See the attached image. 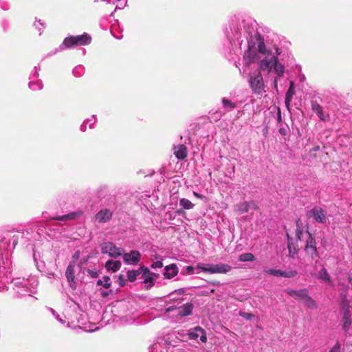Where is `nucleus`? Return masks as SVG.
Masks as SVG:
<instances>
[{"label": "nucleus", "instance_id": "nucleus-1", "mask_svg": "<svg viewBox=\"0 0 352 352\" xmlns=\"http://www.w3.org/2000/svg\"><path fill=\"white\" fill-rule=\"evenodd\" d=\"M14 289L19 296L25 295L31 296L36 292L38 280L35 277H30L28 279L16 278L14 280Z\"/></svg>", "mask_w": 352, "mask_h": 352}, {"label": "nucleus", "instance_id": "nucleus-2", "mask_svg": "<svg viewBox=\"0 0 352 352\" xmlns=\"http://www.w3.org/2000/svg\"><path fill=\"white\" fill-rule=\"evenodd\" d=\"M198 268L201 269V272L208 274H226L231 270V266L223 263L214 265L199 263Z\"/></svg>", "mask_w": 352, "mask_h": 352}, {"label": "nucleus", "instance_id": "nucleus-3", "mask_svg": "<svg viewBox=\"0 0 352 352\" xmlns=\"http://www.w3.org/2000/svg\"><path fill=\"white\" fill-rule=\"evenodd\" d=\"M91 37L87 33L81 35L71 36L64 39L63 45L67 48L77 45H86L90 44Z\"/></svg>", "mask_w": 352, "mask_h": 352}, {"label": "nucleus", "instance_id": "nucleus-4", "mask_svg": "<svg viewBox=\"0 0 352 352\" xmlns=\"http://www.w3.org/2000/svg\"><path fill=\"white\" fill-rule=\"evenodd\" d=\"M308 238L306 241V245L304 249L305 253V258L309 260H314L318 256L317 248H316V243L315 239L311 236V235L307 232Z\"/></svg>", "mask_w": 352, "mask_h": 352}, {"label": "nucleus", "instance_id": "nucleus-5", "mask_svg": "<svg viewBox=\"0 0 352 352\" xmlns=\"http://www.w3.org/2000/svg\"><path fill=\"white\" fill-rule=\"evenodd\" d=\"M101 252L111 257L117 258L122 254L124 250L111 242H104L101 245Z\"/></svg>", "mask_w": 352, "mask_h": 352}, {"label": "nucleus", "instance_id": "nucleus-6", "mask_svg": "<svg viewBox=\"0 0 352 352\" xmlns=\"http://www.w3.org/2000/svg\"><path fill=\"white\" fill-rule=\"evenodd\" d=\"M309 217H313L315 221L320 223H325L327 221V213L320 208L315 207L307 214Z\"/></svg>", "mask_w": 352, "mask_h": 352}, {"label": "nucleus", "instance_id": "nucleus-7", "mask_svg": "<svg viewBox=\"0 0 352 352\" xmlns=\"http://www.w3.org/2000/svg\"><path fill=\"white\" fill-rule=\"evenodd\" d=\"M260 58L257 52L252 48L250 45L248 49L245 51L243 54V60L246 66H249L252 63L258 60Z\"/></svg>", "mask_w": 352, "mask_h": 352}, {"label": "nucleus", "instance_id": "nucleus-8", "mask_svg": "<svg viewBox=\"0 0 352 352\" xmlns=\"http://www.w3.org/2000/svg\"><path fill=\"white\" fill-rule=\"evenodd\" d=\"M188 336L191 340H196L199 337L202 342L207 341L206 333L204 329L200 327H196L194 329H190Z\"/></svg>", "mask_w": 352, "mask_h": 352}, {"label": "nucleus", "instance_id": "nucleus-9", "mask_svg": "<svg viewBox=\"0 0 352 352\" xmlns=\"http://www.w3.org/2000/svg\"><path fill=\"white\" fill-rule=\"evenodd\" d=\"M142 277L144 278V282L146 284V288H150L154 284V281L157 278V276L154 273L150 272L148 268L141 267Z\"/></svg>", "mask_w": 352, "mask_h": 352}, {"label": "nucleus", "instance_id": "nucleus-10", "mask_svg": "<svg viewBox=\"0 0 352 352\" xmlns=\"http://www.w3.org/2000/svg\"><path fill=\"white\" fill-rule=\"evenodd\" d=\"M123 260L124 263L129 265H136L141 257V254L138 251L132 250L129 253L123 254Z\"/></svg>", "mask_w": 352, "mask_h": 352}, {"label": "nucleus", "instance_id": "nucleus-11", "mask_svg": "<svg viewBox=\"0 0 352 352\" xmlns=\"http://www.w3.org/2000/svg\"><path fill=\"white\" fill-rule=\"evenodd\" d=\"M236 210L241 214H243L249 212L251 210H257L258 206L255 201H244L237 204L236 206Z\"/></svg>", "mask_w": 352, "mask_h": 352}, {"label": "nucleus", "instance_id": "nucleus-12", "mask_svg": "<svg viewBox=\"0 0 352 352\" xmlns=\"http://www.w3.org/2000/svg\"><path fill=\"white\" fill-rule=\"evenodd\" d=\"M75 266H76L75 262L74 261L71 262L69 264V265L66 270V272H65L66 278L70 284V287L73 289L76 288V282H75V276H74Z\"/></svg>", "mask_w": 352, "mask_h": 352}, {"label": "nucleus", "instance_id": "nucleus-13", "mask_svg": "<svg viewBox=\"0 0 352 352\" xmlns=\"http://www.w3.org/2000/svg\"><path fill=\"white\" fill-rule=\"evenodd\" d=\"M287 293L292 298L298 300H304V299L309 294V292L307 289H302L300 290L287 289Z\"/></svg>", "mask_w": 352, "mask_h": 352}, {"label": "nucleus", "instance_id": "nucleus-14", "mask_svg": "<svg viewBox=\"0 0 352 352\" xmlns=\"http://www.w3.org/2000/svg\"><path fill=\"white\" fill-rule=\"evenodd\" d=\"M112 216L111 212L108 209L100 210L95 216V219L99 223H106L109 221Z\"/></svg>", "mask_w": 352, "mask_h": 352}, {"label": "nucleus", "instance_id": "nucleus-15", "mask_svg": "<svg viewBox=\"0 0 352 352\" xmlns=\"http://www.w3.org/2000/svg\"><path fill=\"white\" fill-rule=\"evenodd\" d=\"M82 212L81 211H76V212H72L69 214L61 215V216H56L52 218L54 220L57 221H70L73 219H76L78 217H80L82 215Z\"/></svg>", "mask_w": 352, "mask_h": 352}, {"label": "nucleus", "instance_id": "nucleus-16", "mask_svg": "<svg viewBox=\"0 0 352 352\" xmlns=\"http://www.w3.org/2000/svg\"><path fill=\"white\" fill-rule=\"evenodd\" d=\"M250 82L252 88H262L263 87V82L261 73L258 72L254 76H251Z\"/></svg>", "mask_w": 352, "mask_h": 352}, {"label": "nucleus", "instance_id": "nucleus-17", "mask_svg": "<svg viewBox=\"0 0 352 352\" xmlns=\"http://www.w3.org/2000/svg\"><path fill=\"white\" fill-rule=\"evenodd\" d=\"M174 154L179 160H184L187 156V148L183 144H179L174 147Z\"/></svg>", "mask_w": 352, "mask_h": 352}, {"label": "nucleus", "instance_id": "nucleus-18", "mask_svg": "<svg viewBox=\"0 0 352 352\" xmlns=\"http://www.w3.org/2000/svg\"><path fill=\"white\" fill-rule=\"evenodd\" d=\"M164 270V276L166 278H172L178 274L177 267L175 264L166 266Z\"/></svg>", "mask_w": 352, "mask_h": 352}, {"label": "nucleus", "instance_id": "nucleus-19", "mask_svg": "<svg viewBox=\"0 0 352 352\" xmlns=\"http://www.w3.org/2000/svg\"><path fill=\"white\" fill-rule=\"evenodd\" d=\"M273 67V58L265 57L259 63V68L263 71H268L270 72Z\"/></svg>", "mask_w": 352, "mask_h": 352}, {"label": "nucleus", "instance_id": "nucleus-20", "mask_svg": "<svg viewBox=\"0 0 352 352\" xmlns=\"http://www.w3.org/2000/svg\"><path fill=\"white\" fill-rule=\"evenodd\" d=\"M273 66H274V72L277 74L278 77H280L284 74V67L282 64L278 63L277 56L273 55Z\"/></svg>", "mask_w": 352, "mask_h": 352}, {"label": "nucleus", "instance_id": "nucleus-21", "mask_svg": "<svg viewBox=\"0 0 352 352\" xmlns=\"http://www.w3.org/2000/svg\"><path fill=\"white\" fill-rule=\"evenodd\" d=\"M192 306L190 304H186L175 309L176 313L181 316H188L192 313Z\"/></svg>", "mask_w": 352, "mask_h": 352}, {"label": "nucleus", "instance_id": "nucleus-22", "mask_svg": "<svg viewBox=\"0 0 352 352\" xmlns=\"http://www.w3.org/2000/svg\"><path fill=\"white\" fill-rule=\"evenodd\" d=\"M121 263L119 261H113L109 260L107 261L105 264V267L108 271H111L113 272H116L120 269Z\"/></svg>", "mask_w": 352, "mask_h": 352}, {"label": "nucleus", "instance_id": "nucleus-23", "mask_svg": "<svg viewBox=\"0 0 352 352\" xmlns=\"http://www.w3.org/2000/svg\"><path fill=\"white\" fill-rule=\"evenodd\" d=\"M10 265V261L6 258H3V254L0 251V275L5 274V270L9 268Z\"/></svg>", "mask_w": 352, "mask_h": 352}, {"label": "nucleus", "instance_id": "nucleus-24", "mask_svg": "<svg viewBox=\"0 0 352 352\" xmlns=\"http://www.w3.org/2000/svg\"><path fill=\"white\" fill-rule=\"evenodd\" d=\"M316 276L326 283H331L330 277L327 271L324 268H322L316 274Z\"/></svg>", "mask_w": 352, "mask_h": 352}, {"label": "nucleus", "instance_id": "nucleus-25", "mask_svg": "<svg viewBox=\"0 0 352 352\" xmlns=\"http://www.w3.org/2000/svg\"><path fill=\"white\" fill-rule=\"evenodd\" d=\"M342 321H343L342 328L345 331H346L349 329V327L351 324V319H350V314H349L348 313H346L345 311L344 315H343Z\"/></svg>", "mask_w": 352, "mask_h": 352}, {"label": "nucleus", "instance_id": "nucleus-26", "mask_svg": "<svg viewBox=\"0 0 352 352\" xmlns=\"http://www.w3.org/2000/svg\"><path fill=\"white\" fill-rule=\"evenodd\" d=\"M142 274L141 267L138 270H131L127 272V278L130 282H133L136 280L138 276Z\"/></svg>", "mask_w": 352, "mask_h": 352}, {"label": "nucleus", "instance_id": "nucleus-27", "mask_svg": "<svg viewBox=\"0 0 352 352\" xmlns=\"http://www.w3.org/2000/svg\"><path fill=\"white\" fill-rule=\"evenodd\" d=\"M98 285H101L104 288H109L111 285V279L109 276H104L102 279H99L97 281Z\"/></svg>", "mask_w": 352, "mask_h": 352}, {"label": "nucleus", "instance_id": "nucleus-28", "mask_svg": "<svg viewBox=\"0 0 352 352\" xmlns=\"http://www.w3.org/2000/svg\"><path fill=\"white\" fill-rule=\"evenodd\" d=\"M179 206H182L184 209L190 210L193 208L195 205L190 200L182 198L179 200Z\"/></svg>", "mask_w": 352, "mask_h": 352}, {"label": "nucleus", "instance_id": "nucleus-29", "mask_svg": "<svg viewBox=\"0 0 352 352\" xmlns=\"http://www.w3.org/2000/svg\"><path fill=\"white\" fill-rule=\"evenodd\" d=\"M302 302L309 309H315L317 307L316 302L309 296V294L304 300H302Z\"/></svg>", "mask_w": 352, "mask_h": 352}, {"label": "nucleus", "instance_id": "nucleus-30", "mask_svg": "<svg viewBox=\"0 0 352 352\" xmlns=\"http://www.w3.org/2000/svg\"><path fill=\"white\" fill-rule=\"evenodd\" d=\"M255 257L252 253H244L239 256V261L241 262L253 261Z\"/></svg>", "mask_w": 352, "mask_h": 352}, {"label": "nucleus", "instance_id": "nucleus-31", "mask_svg": "<svg viewBox=\"0 0 352 352\" xmlns=\"http://www.w3.org/2000/svg\"><path fill=\"white\" fill-rule=\"evenodd\" d=\"M96 122V118L95 117V116H93L91 117V118L90 119H88L87 120H86L85 122H84L81 126H80V130L82 131H85L87 130V126L86 124L87 123L89 124V127L91 128V126L95 124V122Z\"/></svg>", "mask_w": 352, "mask_h": 352}, {"label": "nucleus", "instance_id": "nucleus-32", "mask_svg": "<svg viewBox=\"0 0 352 352\" xmlns=\"http://www.w3.org/2000/svg\"><path fill=\"white\" fill-rule=\"evenodd\" d=\"M302 234H303V231H302V225L300 224V221L298 219V220L296 221V237L299 240H301L302 236Z\"/></svg>", "mask_w": 352, "mask_h": 352}, {"label": "nucleus", "instance_id": "nucleus-33", "mask_svg": "<svg viewBox=\"0 0 352 352\" xmlns=\"http://www.w3.org/2000/svg\"><path fill=\"white\" fill-rule=\"evenodd\" d=\"M295 94L294 89H288L285 96V104L288 107L289 103L292 101L293 96Z\"/></svg>", "mask_w": 352, "mask_h": 352}, {"label": "nucleus", "instance_id": "nucleus-34", "mask_svg": "<svg viewBox=\"0 0 352 352\" xmlns=\"http://www.w3.org/2000/svg\"><path fill=\"white\" fill-rule=\"evenodd\" d=\"M186 272L189 274H198L201 272V269L198 268V264L195 267L188 266L186 267Z\"/></svg>", "mask_w": 352, "mask_h": 352}, {"label": "nucleus", "instance_id": "nucleus-35", "mask_svg": "<svg viewBox=\"0 0 352 352\" xmlns=\"http://www.w3.org/2000/svg\"><path fill=\"white\" fill-rule=\"evenodd\" d=\"M341 308L343 311V315H344V312L346 311L349 314H350V307L349 302L347 300L343 299L341 302Z\"/></svg>", "mask_w": 352, "mask_h": 352}, {"label": "nucleus", "instance_id": "nucleus-36", "mask_svg": "<svg viewBox=\"0 0 352 352\" xmlns=\"http://www.w3.org/2000/svg\"><path fill=\"white\" fill-rule=\"evenodd\" d=\"M265 273L275 276H282L283 271L280 270L267 269L265 270Z\"/></svg>", "mask_w": 352, "mask_h": 352}, {"label": "nucleus", "instance_id": "nucleus-37", "mask_svg": "<svg viewBox=\"0 0 352 352\" xmlns=\"http://www.w3.org/2000/svg\"><path fill=\"white\" fill-rule=\"evenodd\" d=\"M258 51L263 54H268L267 51L265 49V45L264 43V41L263 40L261 41L258 44Z\"/></svg>", "mask_w": 352, "mask_h": 352}, {"label": "nucleus", "instance_id": "nucleus-38", "mask_svg": "<svg viewBox=\"0 0 352 352\" xmlns=\"http://www.w3.org/2000/svg\"><path fill=\"white\" fill-rule=\"evenodd\" d=\"M222 102H223V105L224 108H227L228 109H232L235 107L234 104H233L230 100H228L226 98H223Z\"/></svg>", "mask_w": 352, "mask_h": 352}, {"label": "nucleus", "instance_id": "nucleus-39", "mask_svg": "<svg viewBox=\"0 0 352 352\" xmlns=\"http://www.w3.org/2000/svg\"><path fill=\"white\" fill-rule=\"evenodd\" d=\"M297 275V272L296 271H289V272H283V274H282V276L283 277H287V278H293L294 276H296Z\"/></svg>", "mask_w": 352, "mask_h": 352}, {"label": "nucleus", "instance_id": "nucleus-40", "mask_svg": "<svg viewBox=\"0 0 352 352\" xmlns=\"http://www.w3.org/2000/svg\"><path fill=\"white\" fill-rule=\"evenodd\" d=\"M239 315L243 317V318L250 320L254 318V315L250 313L240 311Z\"/></svg>", "mask_w": 352, "mask_h": 352}, {"label": "nucleus", "instance_id": "nucleus-41", "mask_svg": "<svg viewBox=\"0 0 352 352\" xmlns=\"http://www.w3.org/2000/svg\"><path fill=\"white\" fill-rule=\"evenodd\" d=\"M163 267V263L161 261H157L153 263L151 265V267L153 269H158L162 268Z\"/></svg>", "mask_w": 352, "mask_h": 352}, {"label": "nucleus", "instance_id": "nucleus-42", "mask_svg": "<svg viewBox=\"0 0 352 352\" xmlns=\"http://www.w3.org/2000/svg\"><path fill=\"white\" fill-rule=\"evenodd\" d=\"M117 283L120 287H123L125 285L126 280L123 275H120L118 276Z\"/></svg>", "mask_w": 352, "mask_h": 352}, {"label": "nucleus", "instance_id": "nucleus-43", "mask_svg": "<svg viewBox=\"0 0 352 352\" xmlns=\"http://www.w3.org/2000/svg\"><path fill=\"white\" fill-rule=\"evenodd\" d=\"M51 311L53 314V315L56 317V319L59 322H60L62 324H66V321L62 318H60L59 315H56L55 311L52 309H51Z\"/></svg>", "mask_w": 352, "mask_h": 352}, {"label": "nucleus", "instance_id": "nucleus-44", "mask_svg": "<svg viewBox=\"0 0 352 352\" xmlns=\"http://www.w3.org/2000/svg\"><path fill=\"white\" fill-rule=\"evenodd\" d=\"M330 352H340V344L337 342L330 350Z\"/></svg>", "mask_w": 352, "mask_h": 352}, {"label": "nucleus", "instance_id": "nucleus-45", "mask_svg": "<svg viewBox=\"0 0 352 352\" xmlns=\"http://www.w3.org/2000/svg\"><path fill=\"white\" fill-rule=\"evenodd\" d=\"M311 107H312V110L314 112L317 111L318 110H319L321 108V107L318 104H317L316 102H313L312 103Z\"/></svg>", "mask_w": 352, "mask_h": 352}, {"label": "nucleus", "instance_id": "nucleus-46", "mask_svg": "<svg viewBox=\"0 0 352 352\" xmlns=\"http://www.w3.org/2000/svg\"><path fill=\"white\" fill-rule=\"evenodd\" d=\"M88 273L92 278H96L98 276V272L96 271L89 270Z\"/></svg>", "mask_w": 352, "mask_h": 352}, {"label": "nucleus", "instance_id": "nucleus-47", "mask_svg": "<svg viewBox=\"0 0 352 352\" xmlns=\"http://www.w3.org/2000/svg\"><path fill=\"white\" fill-rule=\"evenodd\" d=\"M320 119L322 121H325L327 120V116L324 115V113H323V111L322 110L321 113H320L318 116Z\"/></svg>", "mask_w": 352, "mask_h": 352}, {"label": "nucleus", "instance_id": "nucleus-48", "mask_svg": "<svg viewBox=\"0 0 352 352\" xmlns=\"http://www.w3.org/2000/svg\"><path fill=\"white\" fill-rule=\"evenodd\" d=\"M193 195H194V196H195L196 197H197L199 199H201V198L204 197L203 195H200V194H199V193H197L196 192H193Z\"/></svg>", "mask_w": 352, "mask_h": 352}, {"label": "nucleus", "instance_id": "nucleus-49", "mask_svg": "<svg viewBox=\"0 0 352 352\" xmlns=\"http://www.w3.org/2000/svg\"><path fill=\"white\" fill-rule=\"evenodd\" d=\"M289 256H292V257H294L295 254L296 253V251L294 250V252H292L290 249V247L289 246Z\"/></svg>", "mask_w": 352, "mask_h": 352}, {"label": "nucleus", "instance_id": "nucleus-50", "mask_svg": "<svg viewBox=\"0 0 352 352\" xmlns=\"http://www.w3.org/2000/svg\"><path fill=\"white\" fill-rule=\"evenodd\" d=\"M101 295H102L103 297H106V296H107L109 295V292H105V291H104V292H102L101 293Z\"/></svg>", "mask_w": 352, "mask_h": 352}, {"label": "nucleus", "instance_id": "nucleus-51", "mask_svg": "<svg viewBox=\"0 0 352 352\" xmlns=\"http://www.w3.org/2000/svg\"><path fill=\"white\" fill-rule=\"evenodd\" d=\"M16 243H17L16 239H14L13 241H12V248H14V246L16 245Z\"/></svg>", "mask_w": 352, "mask_h": 352}, {"label": "nucleus", "instance_id": "nucleus-52", "mask_svg": "<svg viewBox=\"0 0 352 352\" xmlns=\"http://www.w3.org/2000/svg\"><path fill=\"white\" fill-rule=\"evenodd\" d=\"M294 82L290 81L289 88H294Z\"/></svg>", "mask_w": 352, "mask_h": 352}, {"label": "nucleus", "instance_id": "nucleus-53", "mask_svg": "<svg viewBox=\"0 0 352 352\" xmlns=\"http://www.w3.org/2000/svg\"><path fill=\"white\" fill-rule=\"evenodd\" d=\"M274 87H275V88H277V87H278V85H277V78H275V80H274Z\"/></svg>", "mask_w": 352, "mask_h": 352}, {"label": "nucleus", "instance_id": "nucleus-54", "mask_svg": "<svg viewBox=\"0 0 352 352\" xmlns=\"http://www.w3.org/2000/svg\"><path fill=\"white\" fill-rule=\"evenodd\" d=\"M322 110V107H321L319 110H318V111H316L315 113L318 116V114H319L320 113H321Z\"/></svg>", "mask_w": 352, "mask_h": 352}, {"label": "nucleus", "instance_id": "nucleus-55", "mask_svg": "<svg viewBox=\"0 0 352 352\" xmlns=\"http://www.w3.org/2000/svg\"><path fill=\"white\" fill-rule=\"evenodd\" d=\"M276 54H277V55L280 54L279 49H278V48H276Z\"/></svg>", "mask_w": 352, "mask_h": 352}, {"label": "nucleus", "instance_id": "nucleus-56", "mask_svg": "<svg viewBox=\"0 0 352 352\" xmlns=\"http://www.w3.org/2000/svg\"><path fill=\"white\" fill-rule=\"evenodd\" d=\"M0 248H5L6 247H5V245H4V243L3 244V245H1V243H0Z\"/></svg>", "mask_w": 352, "mask_h": 352}]
</instances>
